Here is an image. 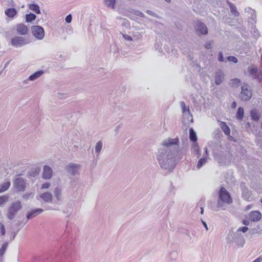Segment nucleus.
Segmentation results:
<instances>
[{"instance_id":"3c124183","label":"nucleus","mask_w":262,"mask_h":262,"mask_svg":"<svg viewBox=\"0 0 262 262\" xmlns=\"http://www.w3.org/2000/svg\"><path fill=\"white\" fill-rule=\"evenodd\" d=\"M72 15L71 14L68 15L66 17V18H65V21L67 23H70L72 21Z\"/></svg>"},{"instance_id":"4d7b16f0","label":"nucleus","mask_w":262,"mask_h":262,"mask_svg":"<svg viewBox=\"0 0 262 262\" xmlns=\"http://www.w3.org/2000/svg\"><path fill=\"white\" fill-rule=\"evenodd\" d=\"M123 37L126 40H128V41L133 40V38L130 35H126V34H124V35H123Z\"/></svg>"},{"instance_id":"58836bf2","label":"nucleus","mask_w":262,"mask_h":262,"mask_svg":"<svg viewBox=\"0 0 262 262\" xmlns=\"http://www.w3.org/2000/svg\"><path fill=\"white\" fill-rule=\"evenodd\" d=\"M102 142L101 141H99L95 145V149L96 154L99 155L102 149Z\"/></svg>"},{"instance_id":"7c9ffc66","label":"nucleus","mask_w":262,"mask_h":262,"mask_svg":"<svg viewBox=\"0 0 262 262\" xmlns=\"http://www.w3.org/2000/svg\"><path fill=\"white\" fill-rule=\"evenodd\" d=\"M208 158L207 157L200 158L198 162L196 168L199 169L202 167L207 163Z\"/></svg>"},{"instance_id":"ea45409f","label":"nucleus","mask_w":262,"mask_h":262,"mask_svg":"<svg viewBox=\"0 0 262 262\" xmlns=\"http://www.w3.org/2000/svg\"><path fill=\"white\" fill-rule=\"evenodd\" d=\"M9 195L5 194L0 196V206L3 205L4 203L8 202L9 200Z\"/></svg>"},{"instance_id":"052dcab7","label":"nucleus","mask_w":262,"mask_h":262,"mask_svg":"<svg viewBox=\"0 0 262 262\" xmlns=\"http://www.w3.org/2000/svg\"><path fill=\"white\" fill-rule=\"evenodd\" d=\"M201 220L203 224V226L205 227L206 230H208V226H207V223L205 221H204L202 219H201Z\"/></svg>"},{"instance_id":"864d4df0","label":"nucleus","mask_w":262,"mask_h":262,"mask_svg":"<svg viewBox=\"0 0 262 262\" xmlns=\"http://www.w3.org/2000/svg\"><path fill=\"white\" fill-rule=\"evenodd\" d=\"M161 45V43L160 42H156L155 43V49L156 50H158L159 51H160V50H161V49H162Z\"/></svg>"},{"instance_id":"6e6552de","label":"nucleus","mask_w":262,"mask_h":262,"mask_svg":"<svg viewBox=\"0 0 262 262\" xmlns=\"http://www.w3.org/2000/svg\"><path fill=\"white\" fill-rule=\"evenodd\" d=\"M31 31L32 35L38 40H42L45 37V30L41 26H32L31 27Z\"/></svg>"},{"instance_id":"338daca9","label":"nucleus","mask_w":262,"mask_h":262,"mask_svg":"<svg viewBox=\"0 0 262 262\" xmlns=\"http://www.w3.org/2000/svg\"><path fill=\"white\" fill-rule=\"evenodd\" d=\"M136 14L137 15H138L139 16H140V17H143L144 16V14L142 12H140V11H137Z\"/></svg>"},{"instance_id":"bf43d9fd","label":"nucleus","mask_w":262,"mask_h":262,"mask_svg":"<svg viewBox=\"0 0 262 262\" xmlns=\"http://www.w3.org/2000/svg\"><path fill=\"white\" fill-rule=\"evenodd\" d=\"M19 229H18L16 232H12V233H11V237H10V239L12 241V240H13L14 239L16 234H17V232H18Z\"/></svg>"},{"instance_id":"a18cd8bd","label":"nucleus","mask_w":262,"mask_h":262,"mask_svg":"<svg viewBox=\"0 0 262 262\" xmlns=\"http://www.w3.org/2000/svg\"><path fill=\"white\" fill-rule=\"evenodd\" d=\"M186 121H187V122L190 121V122H193V119L192 115H191V117H189L188 116L183 115V123H185Z\"/></svg>"},{"instance_id":"6e6d98bb","label":"nucleus","mask_w":262,"mask_h":262,"mask_svg":"<svg viewBox=\"0 0 262 262\" xmlns=\"http://www.w3.org/2000/svg\"><path fill=\"white\" fill-rule=\"evenodd\" d=\"M253 34L255 37H258L260 36L259 31L256 28H254L253 31Z\"/></svg>"},{"instance_id":"393cba45","label":"nucleus","mask_w":262,"mask_h":262,"mask_svg":"<svg viewBox=\"0 0 262 262\" xmlns=\"http://www.w3.org/2000/svg\"><path fill=\"white\" fill-rule=\"evenodd\" d=\"M228 4L229 6L231 13L234 17H238L240 15V13L237 10L236 7L231 2H228Z\"/></svg>"},{"instance_id":"0eeeda50","label":"nucleus","mask_w":262,"mask_h":262,"mask_svg":"<svg viewBox=\"0 0 262 262\" xmlns=\"http://www.w3.org/2000/svg\"><path fill=\"white\" fill-rule=\"evenodd\" d=\"M252 96V93L247 83H244L241 86V92L239 95L240 99L244 102L248 101Z\"/></svg>"},{"instance_id":"20e7f679","label":"nucleus","mask_w":262,"mask_h":262,"mask_svg":"<svg viewBox=\"0 0 262 262\" xmlns=\"http://www.w3.org/2000/svg\"><path fill=\"white\" fill-rule=\"evenodd\" d=\"M248 230V228L247 226H243L239 227L236 232L232 233L231 234L228 235L227 241L228 243L232 242L236 243L238 245H241L242 246L245 244L243 236L239 233V232L243 233L246 232Z\"/></svg>"},{"instance_id":"412c9836","label":"nucleus","mask_w":262,"mask_h":262,"mask_svg":"<svg viewBox=\"0 0 262 262\" xmlns=\"http://www.w3.org/2000/svg\"><path fill=\"white\" fill-rule=\"evenodd\" d=\"M191 149L194 155H195L198 158L201 156V153L197 141L196 142H192Z\"/></svg>"},{"instance_id":"774afa93","label":"nucleus","mask_w":262,"mask_h":262,"mask_svg":"<svg viewBox=\"0 0 262 262\" xmlns=\"http://www.w3.org/2000/svg\"><path fill=\"white\" fill-rule=\"evenodd\" d=\"M10 60L7 61L4 65V68H6L8 66V64L10 63Z\"/></svg>"},{"instance_id":"69168bd1","label":"nucleus","mask_w":262,"mask_h":262,"mask_svg":"<svg viewBox=\"0 0 262 262\" xmlns=\"http://www.w3.org/2000/svg\"><path fill=\"white\" fill-rule=\"evenodd\" d=\"M236 102L235 101H233L231 104V107L233 108H235L236 107Z\"/></svg>"},{"instance_id":"680f3d73","label":"nucleus","mask_w":262,"mask_h":262,"mask_svg":"<svg viewBox=\"0 0 262 262\" xmlns=\"http://www.w3.org/2000/svg\"><path fill=\"white\" fill-rule=\"evenodd\" d=\"M242 223L245 226H248L249 224V221L247 219H245L243 220Z\"/></svg>"},{"instance_id":"a211bd4d","label":"nucleus","mask_w":262,"mask_h":262,"mask_svg":"<svg viewBox=\"0 0 262 262\" xmlns=\"http://www.w3.org/2000/svg\"><path fill=\"white\" fill-rule=\"evenodd\" d=\"M17 34L20 35H25L28 33V28L24 24H19L16 26Z\"/></svg>"},{"instance_id":"c03bdc74","label":"nucleus","mask_w":262,"mask_h":262,"mask_svg":"<svg viewBox=\"0 0 262 262\" xmlns=\"http://www.w3.org/2000/svg\"><path fill=\"white\" fill-rule=\"evenodd\" d=\"M213 43V40H209L205 43L204 47L207 50L211 49L212 48V45Z\"/></svg>"},{"instance_id":"09e8293b","label":"nucleus","mask_w":262,"mask_h":262,"mask_svg":"<svg viewBox=\"0 0 262 262\" xmlns=\"http://www.w3.org/2000/svg\"><path fill=\"white\" fill-rule=\"evenodd\" d=\"M51 186V184L49 182H45L41 186V189H48Z\"/></svg>"},{"instance_id":"f03ea898","label":"nucleus","mask_w":262,"mask_h":262,"mask_svg":"<svg viewBox=\"0 0 262 262\" xmlns=\"http://www.w3.org/2000/svg\"><path fill=\"white\" fill-rule=\"evenodd\" d=\"M70 227L67 225L64 233L59 239L61 248L58 253L51 252L39 258L38 262H70L75 253V243L73 233L70 232Z\"/></svg>"},{"instance_id":"e433bc0d","label":"nucleus","mask_w":262,"mask_h":262,"mask_svg":"<svg viewBox=\"0 0 262 262\" xmlns=\"http://www.w3.org/2000/svg\"><path fill=\"white\" fill-rule=\"evenodd\" d=\"M241 83V80L238 78H233L230 81V85L232 87H238Z\"/></svg>"},{"instance_id":"39448f33","label":"nucleus","mask_w":262,"mask_h":262,"mask_svg":"<svg viewBox=\"0 0 262 262\" xmlns=\"http://www.w3.org/2000/svg\"><path fill=\"white\" fill-rule=\"evenodd\" d=\"M22 208L21 203L19 201L13 202L10 205L8 209L7 214V218L10 220H12L16 216L17 213Z\"/></svg>"},{"instance_id":"72a5a7b5","label":"nucleus","mask_w":262,"mask_h":262,"mask_svg":"<svg viewBox=\"0 0 262 262\" xmlns=\"http://www.w3.org/2000/svg\"><path fill=\"white\" fill-rule=\"evenodd\" d=\"M11 185V183L8 181L0 185V193L3 192L7 190Z\"/></svg>"},{"instance_id":"a878e982","label":"nucleus","mask_w":262,"mask_h":262,"mask_svg":"<svg viewBox=\"0 0 262 262\" xmlns=\"http://www.w3.org/2000/svg\"><path fill=\"white\" fill-rule=\"evenodd\" d=\"M250 117L252 120L257 121L259 120L260 114L255 109H252L250 112Z\"/></svg>"},{"instance_id":"13d9d810","label":"nucleus","mask_w":262,"mask_h":262,"mask_svg":"<svg viewBox=\"0 0 262 262\" xmlns=\"http://www.w3.org/2000/svg\"><path fill=\"white\" fill-rule=\"evenodd\" d=\"M146 13L152 16L157 17V14L151 10H146Z\"/></svg>"},{"instance_id":"bb28decb","label":"nucleus","mask_w":262,"mask_h":262,"mask_svg":"<svg viewBox=\"0 0 262 262\" xmlns=\"http://www.w3.org/2000/svg\"><path fill=\"white\" fill-rule=\"evenodd\" d=\"M43 73L44 72L43 70L37 71L33 73L32 74H31V75H30L28 80L34 81L38 78L39 77H40Z\"/></svg>"},{"instance_id":"473e14b6","label":"nucleus","mask_w":262,"mask_h":262,"mask_svg":"<svg viewBox=\"0 0 262 262\" xmlns=\"http://www.w3.org/2000/svg\"><path fill=\"white\" fill-rule=\"evenodd\" d=\"M244 115V110L242 107H239L236 114V119L241 120L243 119Z\"/></svg>"},{"instance_id":"79ce46f5","label":"nucleus","mask_w":262,"mask_h":262,"mask_svg":"<svg viewBox=\"0 0 262 262\" xmlns=\"http://www.w3.org/2000/svg\"><path fill=\"white\" fill-rule=\"evenodd\" d=\"M250 19H251L253 22L252 23V25H255L256 23V11L255 10L254 11H253L251 14H250V17H249Z\"/></svg>"},{"instance_id":"8fccbe9b","label":"nucleus","mask_w":262,"mask_h":262,"mask_svg":"<svg viewBox=\"0 0 262 262\" xmlns=\"http://www.w3.org/2000/svg\"><path fill=\"white\" fill-rule=\"evenodd\" d=\"M32 195V192H27L23 194V198L24 200H28Z\"/></svg>"},{"instance_id":"4c0bfd02","label":"nucleus","mask_w":262,"mask_h":262,"mask_svg":"<svg viewBox=\"0 0 262 262\" xmlns=\"http://www.w3.org/2000/svg\"><path fill=\"white\" fill-rule=\"evenodd\" d=\"M8 245V242H5L0 248V256L3 257L7 250Z\"/></svg>"},{"instance_id":"423d86ee","label":"nucleus","mask_w":262,"mask_h":262,"mask_svg":"<svg viewBox=\"0 0 262 262\" xmlns=\"http://www.w3.org/2000/svg\"><path fill=\"white\" fill-rule=\"evenodd\" d=\"M13 188L15 191L24 192L27 187V180L25 178L17 177L13 180Z\"/></svg>"},{"instance_id":"0e129e2a","label":"nucleus","mask_w":262,"mask_h":262,"mask_svg":"<svg viewBox=\"0 0 262 262\" xmlns=\"http://www.w3.org/2000/svg\"><path fill=\"white\" fill-rule=\"evenodd\" d=\"M262 261V258L259 256L257 257L256 259H255L254 260H253L252 262H261Z\"/></svg>"},{"instance_id":"f8f14e48","label":"nucleus","mask_w":262,"mask_h":262,"mask_svg":"<svg viewBox=\"0 0 262 262\" xmlns=\"http://www.w3.org/2000/svg\"><path fill=\"white\" fill-rule=\"evenodd\" d=\"M80 168V165L76 163H70L65 167V170L68 172V173L72 176H75L78 174V170Z\"/></svg>"},{"instance_id":"5701e85b","label":"nucleus","mask_w":262,"mask_h":262,"mask_svg":"<svg viewBox=\"0 0 262 262\" xmlns=\"http://www.w3.org/2000/svg\"><path fill=\"white\" fill-rule=\"evenodd\" d=\"M181 106L182 108V112L183 115L191 116V113L189 110V106H187L184 102L181 101L180 103Z\"/></svg>"},{"instance_id":"de8ad7c7","label":"nucleus","mask_w":262,"mask_h":262,"mask_svg":"<svg viewBox=\"0 0 262 262\" xmlns=\"http://www.w3.org/2000/svg\"><path fill=\"white\" fill-rule=\"evenodd\" d=\"M218 60L220 62H224L225 59L223 56V53L222 51H220L218 54Z\"/></svg>"},{"instance_id":"2eb2a0df","label":"nucleus","mask_w":262,"mask_h":262,"mask_svg":"<svg viewBox=\"0 0 262 262\" xmlns=\"http://www.w3.org/2000/svg\"><path fill=\"white\" fill-rule=\"evenodd\" d=\"M248 219L252 222H257L261 218V214L259 211H252L248 214Z\"/></svg>"},{"instance_id":"e2e57ef3","label":"nucleus","mask_w":262,"mask_h":262,"mask_svg":"<svg viewBox=\"0 0 262 262\" xmlns=\"http://www.w3.org/2000/svg\"><path fill=\"white\" fill-rule=\"evenodd\" d=\"M209 155L208 149L207 147L204 148V157H207L208 158V156Z\"/></svg>"},{"instance_id":"aec40b11","label":"nucleus","mask_w":262,"mask_h":262,"mask_svg":"<svg viewBox=\"0 0 262 262\" xmlns=\"http://www.w3.org/2000/svg\"><path fill=\"white\" fill-rule=\"evenodd\" d=\"M39 197L45 202H51L53 200L52 194L50 192H43L39 195Z\"/></svg>"},{"instance_id":"a19ab883","label":"nucleus","mask_w":262,"mask_h":262,"mask_svg":"<svg viewBox=\"0 0 262 262\" xmlns=\"http://www.w3.org/2000/svg\"><path fill=\"white\" fill-rule=\"evenodd\" d=\"M3 3H4V5L8 6V7H14L15 6V3L13 0H3Z\"/></svg>"},{"instance_id":"f704fd0d","label":"nucleus","mask_w":262,"mask_h":262,"mask_svg":"<svg viewBox=\"0 0 262 262\" xmlns=\"http://www.w3.org/2000/svg\"><path fill=\"white\" fill-rule=\"evenodd\" d=\"M54 195L56 198L57 200L58 201H59L61 198V194H62L61 189L59 187H56L54 189Z\"/></svg>"},{"instance_id":"cd10ccee","label":"nucleus","mask_w":262,"mask_h":262,"mask_svg":"<svg viewBox=\"0 0 262 262\" xmlns=\"http://www.w3.org/2000/svg\"><path fill=\"white\" fill-rule=\"evenodd\" d=\"M189 138L190 141L192 142H196L198 140L196 133L193 129V128H190L189 129Z\"/></svg>"},{"instance_id":"4be33fe9","label":"nucleus","mask_w":262,"mask_h":262,"mask_svg":"<svg viewBox=\"0 0 262 262\" xmlns=\"http://www.w3.org/2000/svg\"><path fill=\"white\" fill-rule=\"evenodd\" d=\"M5 14L9 18H13L17 14V11L15 8H9L5 10Z\"/></svg>"},{"instance_id":"7ed1b4c3","label":"nucleus","mask_w":262,"mask_h":262,"mask_svg":"<svg viewBox=\"0 0 262 262\" xmlns=\"http://www.w3.org/2000/svg\"><path fill=\"white\" fill-rule=\"evenodd\" d=\"M232 203V199L230 193L225 187L222 186L218 192L217 207L218 208H222L225 204H231Z\"/></svg>"},{"instance_id":"9b49d317","label":"nucleus","mask_w":262,"mask_h":262,"mask_svg":"<svg viewBox=\"0 0 262 262\" xmlns=\"http://www.w3.org/2000/svg\"><path fill=\"white\" fill-rule=\"evenodd\" d=\"M194 29L199 35H206L208 33V29L206 25L200 20L196 21Z\"/></svg>"},{"instance_id":"ddd939ff","label":"nucleus","mask_w":262,"mask_h":262,"mask_svg":"<svg viewBox=\"0 0 262 262\" xmlns=\"http://www.w3.org/2000/svg\"><path fill=\"white\" fill-rule=\"evenodd\" d=\"M240 188L242 190V198L247 201H250L252 199L251 196V192L246 186V184L241 183Z\"/></svg>"},{"instance_id":"dca6fc26","label":"nucleus","mask_w":262,"mask_h":262,"mask_svg":"<svg viewBox=\"0 0 262 262\" xmlns=\"http://www.w3.org/2000/svg\"><path fill=\"white\" fill-rule=\"evenodd\" d=\"M43 209L41 208H35L32 209L30 211H29L26 215V217L28 220H31V219L36 216L38 214L42 213Z\"/></svg>"},{"instance_id":"f3484780","label":"nucleus","mask_w":262,"mask_h":262,"mask_svg":"<svg viewBox=\"0 0 262 262\" xmlns=\"http://www.w3.org/2000/svg\"><path fill=\"white\" fill-rule=\"evenodd\" d=\"M53 170L52 168L48 165H45L43 168L42 178L45 180L51 179L52 176Z\"/></svg>"},{"instance_id":"1a4fd4ad","label":"nucleus","mask_w":262,"mask_h":262,"mask_svg":"<svg viewBox=\"0 0 262 262\" xmlns=\"http://www.w3.org/2000/svg\"><path fill=\"white\" fill-rule=\"evenodd\" d=\"M248 72L252 78L257 80L259 83L262 82V71H259L255 67H249Z\"/></svg>"},{"instance_id":"9d476101","label":"nucleus","mask_w":262,"mask_h":262,"mask_svg":"<svg viewBox=\"0 0 262 262\" xmlns=\"http://www.w3.org/2000/svg\"><path fill=\"white\" fill-rule=\"evenodd\" d=\"M28 43L27 39L21 36H15L11 39V45L15 48L21 47Z\"/></svg>"},{"instance_id":"c85d7f7f","label":"nucleus","mask_w":262,"mask_h":262,"mask_svg":"<svg viewBox=\"0 0 262 262\" xmlns=\"http://www.w3.org/2000/svg\"><path fill=\"white\" fill-rule=\"evenodd\" d=\"M37 16L35 14L33 13H30L26 14L25 15V21L26 23H32L33 20H35Z\"/></svg>"},{"instance_id":"f257e3e1","label":"nucleus","mask_w":262,"mask_h":262,"mask_svg":"<svg viewBox=\"0 0 262 262\" xmlns=\"http://www.w3.org/2000/svg\"><path fill=\"white\" fill-rule=\"evenodd\" d=\"M178 137L175 138H168L165 139L160 144L156 154V159L161 168L172 171L179 160V150L172 147L173 145L179 144Z\"/></svg>"},{"instance_id":"603ef678","label":"nucleus","mask_w":262,"mask_h":262,"mask_svg":"<svg viewBox=\"0 0 262 262\" xmlns=\"http://www.w3.org/2000/svg\"><path fill=\"white\" fill-rule=\"evenodd\" d=\"M67 97V95L66 94L58 93L57 94V97L59 99H63L66 98Z\"/></svg>"},{"instance_id":"c9c22d12","label":"nucleus","mask_w":262,"mask_h":262,"mask_svg":"<svg viewBox=\"0 0 262 262\" xmlns=\"http://www.w3.org/2000/svg\"><path fill=\"white\" fill-rule=\"evenodd\" d=\"M104 3L107 7L113 9L116 3V0H104Z\"/></svg>"},{"instance_id":"37998d69","label":"nucleus","mask_w":262,"mask_h":262,"mask_svg":"<svg viewBox=\"0 0 262 262\" xmlns=\"http://www.w3.org/2000/svg\"><path fill=\"white\" fill-rule=\"evenodd\" d=\"M228 61L232 62L234 63H237L238 62L237 58L234 56H229L227 57Z\"/></svg>"},{"instance_id":"2f4dec72","label":"nucleus","mask_w":262,"mask_h":262,"mask_svg":"<svg viewBox=\"0 0 262 262\" xmlns=\"http://www.w3.org/2000/svg\"><path fill=\"white\" fill-rule=\"evenodd\" d=\"M221 127L226 135H229L230 134V128L227 125L226 122H222L221 124Z\"/></svg>"},{"instance_id":"b1692460","label":"nucleus","mask_w":262,"mask_h":262,"mask_svg":"<svg viewBox=\"0 0 262 262\" xmlns=\"http://www.w3.org/2000/svg\"><path fill=\"white\" fill-rule=\"evenodd\" d=\"M28 8L35 14H39L41 13L40 7L37 3H32L29 4Z\"/></svg>"},{"instance_id":"5fc2aeb1","label":"nucleus","mask_w":262,"mask_h":262,"mask_svg":"<svg viewBox=\"0 0 262 262\" xmlns=\"http://www.w3.org/2000/svg\"><path fill=\"white\" fill-rule=\"evenodd\" d=\"M255 10L254 9H252L250 7H247L245 9V11L246 13H249V14H251V13L253 12V11H254Z\"/></svg>"},{"instance_id":"4468645a","label":"nucleus","mask_w":262,"mask_h":262,"mask_svg":"<svg viewBox=\"0 0 262 262\" xmlns=\"http://www.w3.org/2000/svg\"><path fill=\"white\" fill-rule=\"evenodd\" d=\"M214 159L220 164H222L224 161V154L222 150H214L212 152Z\"/></svg>"},{"instance_id":"6ab92c4d","label":"nucleus","mask_w":262,"mask_h":262,"mask_svg":"<svg viewBox=\"0 0 262 262\" xmlns=\"http://www.w3.org/2000/svg\"><path fill=\"white\" fill-rule=\"evenodd\" d=\"M224 73L221 70H218L215 73V83L219 85L223 81L224 79Z\"/></svg>"},{"instance_id":"49530a36","label":"nucleus","mask_w":262,"mask_h":262,"mask_svg":"<svg viewBox=\"0 0 262 262\" xmlns=\"http://www.w3.org/2000/svg\"><path fill=\"white\" fill-rule=\"evenodd\" d=\"M0 233L1 235H4L6 233L5 226L2 223L0 224Z\"/></svg>"},{"instance_id":"c756f323","label":"nucleus","mask_w":262,"mask_h":262,"mask_svg":"<svg viewBox=\"0 0 262 262\" xmlns=\"http://www.w3.org/2000/svg\"><path fill=\"white\" fill-rule=\"evenodd\" d=\"M205 198H202L195 207L196 209H197L198 208H200L201 210L200 213L201 214H203L204 213V207L205 206Z\"/></svg>"}]
</instances>
